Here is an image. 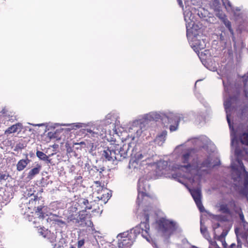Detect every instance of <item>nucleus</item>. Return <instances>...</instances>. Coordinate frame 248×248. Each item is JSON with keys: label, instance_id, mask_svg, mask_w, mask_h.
I'll return each mask as SVG.
<instances>
[{"label": "nucleus", "instance_id": "obj_1", "mask_svg": "<svg viewBox=\"0 0 248 248\" xmlns=\"http://www.w3.org/2000/svg\"><path fill=\"white\" fill-rule=\"evenodd\" d=\"M149 126L148 122L145 119H140L129 123L128 131L131 134L132 140L139 137L142 132L145 131Z\"/></svg>", "mask_w": 248, "mask_h": 248}, {"label": "nucleus", "instance_id": "obj_2", "mask_svg": "<svg viewBox=\"0 0 248 248\" xmlns=\"http://www.w3.org/2000/svg\"><path fill=\"white\" fill-rule=\"evenodd\" d=\"M144 212V217L143 220H145V221L141 222L140 226L136 227L134 231H137L139 233H141V235L149 241V238L145 236V234H147L149 231V225L148 224V221L149 217L152 214V210L151 208L150 207V210L145 209Z\"/></svg>", "mask_w": 248, "mask_h": 248}, {"label": "nucleus", "instance_id": "obj_3", "mask_svg": "<svg viewBox=\"0 0 248 248\" xmlns=\"http://www.w3.org/2000/svg\"><path fill=\"white\" fill-rule=\"evenodd\" d=\"M158 231L165 236L170 235V221L164 217L158 218L156 221Z\"/></svg>", "mask_w": 248, "mask_h": 248}, {"label": "nucleus", "instance_id": "obj_4", "mask_svg": "<svg viewBox=\"0 0 248 248\" xmlns=\"http://www.w3.org/2000/svg\"><path fill=\"white\" fill-rule=\"evenodd\" d=\"M218 210L220 212L225 215L232 216V209H234L236 207L235 201L232 199L228 203L220 202L218 205Z\"/></svg>", "mask_w": 248, "mask_h": 248}, {"label": "nucleus", "instance_id": "obj_5", "mask_svg": "<svg viewBox=\"0 0 248 248\" xmlns=\"http://www.w3.org/2000/svg\"><path fill=\"white\" fill-rule=\"evenodd\" d=\"M236 138L242 145L248 147V125L240 126L237 131Z\"/></svg>", "mask_w": 248, "mask_h": 248}, {"label": "nucleus", "instance_id": "obj_6", "mask_svg": "<svg viewBox=\"0 0 248 248\" xmlns=\"http://www.w3.org/2000/svg\"><path fill=\"white\" fill-rule=\"evenodd\" d=\"M149 186L147 182L145 181L143 178H140L139 181V194L137 198L139 204L140 203V199H142L143 197H145L146 195V192L149 190Z\"/></svg>", "mask_w": 248, "mask_h": 248}, {"label": "nucleus", "instance_id": "obj_7", "mask_svg": "<svg viewBox=\"0 0 248 248\" xmlns=\"http://www.w3.org/2000/svg\"><path fill=\"white\" fill-rule=\"evenodd\" d=\"M190 193L200 212H204V208L201 201V190L198 188L193 189L190 190Z\"/></svg>", "mask_w": 248, "mask_h": 248}, {"label": "nucleus", "instance_id": "obj_8", "mask_svg": "<svg viewBox=\"0 0 248 248\" xmlns=\"http://www.w3.org/2000/svg\"><path fill=\"white\" fill-rule=\"evenodd\" d=\"M149 158V155L144 152L141 151L137 153L134 159H132L129 162L130 168H136L138 167L137 165L138 162L140 161L146 160Z\"/></svg>", "mask_w": 248, "mask_h": 248}, {"label": "nucleus", "instance_id": "obj_9", "mask_svg": "<svg viewBox=\"0 0 248 248\" xmlns=\"http://www.w3.org/2000/svg\"><path fill=\"white\" fill-rule=\"evenodd\" d=\"M234 231L236 235L237 241H242V243L246 242L245 246L248 247V228L245 230L235 228Z\"/></svg>", "mask_w": 248, "mask_h": 248}, {"label": "nucleus", "instance_id": "obj_10", "mask_svg": "<svg viewBox=\"0 0 248 248\" xmlns=\"http://www.w3.org/2000/svg\"><path fill=\"white\" fill-rule=\"evenodd\" d=\"M116 156L114 158L117 161H121L125 158L127 155L128 148L126 145H124L122 147L119 148L116 147L114 149Z\"/></svg>", "mask_w": 248, "mask_h": 248}, {"label": "nucleus", "instance_id": "obj_11", "mask_svg": "<svg viewBox=\"0 0 248 248\" xmlns=\"http://www.w3.org/2000/svg\"><path fill=\"white\" fill-rule=\"evenodd\" d=\"M114 149L109 148L104 150L102 154V156L104 157L108 161L112 162L113 164H116V159L114 158L116 156Z\"/></svg>", "mask_w": 248, "mask_h": 248}, {"label": "nucleus", "instance_id": "obj_12", "mask_svg": "<svg viewBox=\"0 0 248 248\" xmlns=\"http://www.w3.org/2000/svg\"><path fill=\"white\" fill-rule=\"evenodd\" d=\"M244 152H245L246 154H247V150H242L239 147H236L234 151V154L235 156H236V161L239 164V165L240 166L243 170H244V169H245V167L243 163L241 158V157L244 155Z\"/></svg>", "mask_w": 248, "mask_h": 248}, {"label": "nucleus", "instance_id": "obj_13", "mask_svg": "<svg viewBox=\"0 0 248 248\" xmlns=\"http://www.w3.org/2000/svg\"><path fill=\"white\" fill-rule=\"evenodd\" d=\"M237 117L241 121H248V107L244 106L240 108L238 112Z\"/></svg>", "mask_w": 248, "mask_h": 248}, {"label": "nucleus", "instance_id": "obj_14", "mask_svg": "<svg viewBox=\"0 0 248 248\" xmlns=\"http://www.w3.org/2000/svg\"><path fill=\"white\" fill-rule=\"evenodd\" d=\"M161 115L156 112H152L146 115L143 119H145L148 122V124L149 125V122L151 121H157L161 119Z\"/></svg>", "mask_w": 248, "mask_h": 248}, {"label": "nucleus", "instance_id": "obj_15", "mask_svg": "<svg viewBox=\"0 0 248 248\" xmlns=\"http://www.w3.org/2000/svg\"><path fill=\"white\" fill-rule=\"evenodd\" d=\"M239 100V95H233L231 96L229 99L226 101L224 103V108L226 109L229 108L231 107L233 104H236Z\"/></svg>", "mask_w": 248, "mask_h": 248}, {"label": "nucleus", "instance_id": "obj_16", "mask_svg": "<svg viewBox=\"0 0 248 248\" xmlns=\"http://www.w3.org/2000/svg\"><path fill=\"white\" fill-rule=\"evenodd\" d=\"M181 117L180 115H173L171 116V131L177 130Z\"/></svg>", "mask_w": 248, "mask_h": 248}, {"label": "nucleus", "instance_id": "obj_17", "mask_svg": "<svg viewBox=\"0 0 248 248\" xmlns=\"http://www.w3.org/2000/svg\"><path fill=\"white\" fill-rule=\"evenodd\" d=\"M41 165L37 164L36 167L31 170L28 174V178L32 179L36 175L39 174L41 170Z\"/></svg>", "mask_w": 248, "mask_h": 248}, {"label": "nucleus", "instance_id": "obj_18", "mask_svg": "<svg viewBox=\"0 0 248 248\" xmlns=\"http://www.w3.org/2000/svg\"><path fill=\"white\" fill-rule=\"evenodd\" d=\"M30 160L27 158L25 159L20 160L16 164V169L18 171L23 170L30 163Z\"/></svg>", "mask_w": 248, "mask_h": 248}, {"label": "nucleus", "instance_id": "obj_19", "mask_svg": "<svg viewBox=\"0 0 248 248\" xmlns=\"http://www.w3.org/2000/svg\"><path fill=\"white\" fill-rule=\"evenodd\" d=\"M39 201L38 197L35 195H31V198L29 202V207L30 209H34L36 208V206L38 204Z\"/></svg>", "mask_w": 248, "mask_h": 248}, {"label": "nucleus", "instance_id": "obj_20", "mask_svg": "<svg viewBox=\"0 0 248 248\" xmlns=\"http://www.w3.org/2000/svg\"><path fill=\"white\" fill-rule=\"evenodd\" d=\"M22 125L20 123H17L9 127L5 130V134H11L17 131L18 128L21 129Z\"/></svg>", "mask_w": 248, "mask_h": 248}, {"label": "nucleus", "instance_id": "obj_21", "mask_svg": "<svg viewBox=\"0 0 248 248\" xmlns=\"http://www.w3.org/2000/svg\"><path fill=\"white\" fill-rule=\"evenodd\" d=\"M190 156V153H185L182 155V162L183 163H187V164L186 165L182 166V167H184V168H185L186 169H188L191 167V165H190V164L188 163Z\"/></svg>", "mask_w": 248, "mask_h": 248}, {"label": "nucleus", "instance_id": "obj_22", "mask_svg": "<svg viewBox=\"0 0 248 248\" xmlns=\"http://www.w3.org/2000/svg\"><path fill=\"white\" fill-rule=\"evenodd\" d=\"M166 132H163L162 133L156 137L155 140V142L156 144L159 146L162 145L166 140Z\"/></svg>", "mask_w": 248, "mask_h": 248}, {"label": "nucleus", "instance_id": "obj_23", "mask_svg": "<svg viewBox=\"0 0 248 248\" xmlns=\"http://www.w3.org/2000/svg\"><path fill=\"white\" fill-rule=\"evenodd\" d=\"M168 162L167 160H161L157 163L156 166L159 170H166L168 168Z\"/></svg>", "mask_w": 248, "mask_h": 248}, {"label": "nucleus", "instance_id": "obj_24", "mask_svg": "<svg viewBox=\"0 0 248 248\" xmlns=\"http://www.w3.org/2000/svg\"><path fill=\"white\" fill-rule=\"evenodd\" d=\"M130 242L127 239H123L118 243V248H130Z\"/></svg>", "mask_w": 248, "mask_h": 248}, {"label": "nucleus", "instance_id": "obj_25", "mask_svg": "<svg viewBox=\"0 0 248 248\" xmlns=\"http://www.w3.org/2000/svg\"><path fill=\"white\" fill-rule=\"evenodd\" d=\"M180 232L181 230L178 224L176 222L171 220V234L178 233Z\"/></svg>", "mask_w": 248, "mask_h": 248}, {"label": "nucleus", "instance_id": "obj_26", "mask_svg": "<svg viewBox=\"0 0 248 248\" xmlns=\"http://www.w3.org/2000/svg\"><path fill=\"white\" fill-rule=\"evenodd\" d=\"M68 221H73L76 223H78L79 219H82V218L79 216H77V215H70L67 217Z\"/></svg>", "mask_w": 248, "mask_h": 248}, {"label": "nucleus", "instance_id": "obj_27", "mask_svg": "<svg viewBox=\"0 0 248 248\" xmlns=\"http://www.w3.org/2000/svg\"><path fill=\"white\" fill-rule=\"evenodd\" d=\"M104 132V129L101 125H98L96 126H93V134L103 135Z\"/></svg>", "mask_w": 248, "mask_h": 248}, {"label": "nucleus", "instance_id": "obj_28", "mask_svg": "<svg viewBox=\"0 0 248 248\" xmlns=\"http://www.w3.org/2000/svg\"><path fill=\"white\" fill-rule=\"evenodd\" d=\"M36 155L40 159L43 160L44 161H48L49 162L50 160H48V157L43 152L37 151L36 152Z\"/></svg>", "mask_w": 248, "mask_h": 248}, {"label": "nucleus", "instance_id": "obj_29", "mask_svg": "<svg viewBox=\"0 0 248 248\" xmlns=\"http://www.w3.org/2000/svg\"><path fill=\"white\" fill-rule=\"evenodd\" d=\"M89 125V124L84 123H75L71 124L72 129H76L77 128L86 127Z\"/></svg>", "mask_w": 248, "mask_h": 248}, {"label": "nucleus", "instance_id": "obj_30", "mask_svg": "<svg viewBox=\"0 0 248 248\" xmlns=\"http://www.w3.org/2000/svg\"><path fill=\"white\" fill-rule=\"evenodd\" d=\"M223 23L225 25V26L228 29L230 32L232 33H233V30L232 28V24L231 22L228 20L227 18H224L223 20Z\"/></svg>", "mask_w": 248, "mask_h": 248}, {"label": "nucleus", "instance_id": "obj_31", "mask_svg": "<svg viewBox=\"0 0 248 248\" xmlns=\"http://www.w3.org/2000/svg\"><path fill=\"white\" fill-rule=\"evenodd\" d=\"M238 214L239 215L240 219L243 224L244 229H245L247 226H248V223L245 220L244 216L241 208L239 209Z\"/></svg>", "mask_w": 248, "mask_h": 248}, {"label": "nucleus", "instance_id": "obj_32", "mask_svg": "<svg viewBox=\"0 0 248 248\" xmlns=\"http://www.w3.org/2000/svg\"><path fill=\"white\" fill-rule=\"evenodd\" d=\"M43 208V206L42 205L36 206L35 208H34L33 210L35 211V213L37 214V215L39 217H43V212L42 211Z\"/></svg>", "mask_w": 248, "mask_h": 248}, {"label": "nucleus", "instance_id": "obj_33", "mask_svg": "<svg viewBox=\"0 0 248 248\" xmlns=\"http://www.w3.org/2000/svg\"><path fill=\"white\" fill-rule=\"evenodd\" d=\"M210 161L208 159H206L204 161H203L201 164H200V168H199V170L202 168V167H206V168H208L209 167H210Z\"/></svg>", "mask_w": 248, "mask_h": 248}, {"label": "nucleus", "instance_id": "obj_34", "mask_svg": "<svg viewBox=\"0 0 248 248\" xmlns=\"http://www.w3.org/2000/svg\"><path fill=\"white\" fill-rule=\"evenodd\" d=\"M243 171L245 174L244 179V185L245 186H248V172L246 169H244Z\"/></svg>", "mask_w": 248, "mask_h": 248}, {"label": "nucleus", "instance_id": "obj_35", "mask_svg": "<svg viewBox=\"0 0 248 248\" xmlns=\"http://www.w3.org/2000/svg\"><path fill=\"white\" fill-rule=\"evenodd\" d=\"M237 244L236 245L235 243H232L229 248H242V242L237 241Z\"/></svg>", "mask_w": 248, "mask_h": 248}, {"label": "nucleus", "instance_id": "obj_36", "mask_svg": "<svg viewBox=\"0 0 248 248\" xmlns=\"http://www.w3.org/2000/svg\"><path fill=\"white\" fill-rule=\"evenodd\" d=\"M243 82L245 87L248 83V72L243 77Z\"/></svg>", "mask_w": 248, "mask_h": 248}, {"label": "nucleus", "instance_id": "obj_37", "mask_svg": "<svg viewBox=\"0 0 248 248\" xmlns=\"http://www.w3.org/2000/svg\"><path fill=\"white\" fill-rule=\"evenodd\" d=\"M78 248H81L82 246H83L85 243V240L84 239H79V237H78Z\"/></svg>", "mask_w": 248, "mask_h": 248}, {"label": "nucleus", "instance_id": "obj_38", "mask_svg": "<svg viewBox=\"0 0 248 248\" xmlns=\"http://www.w3.org/2000/svg\"><path fill=\"white\" fill-rule=\"evenodd\" d=\"M9 177V175L0 173V180H6Z\"/></svg>", "mask_w": 248, "mask_h": 248}, {"label": "nucleus", "instance_id": "obj_39", "mask_svg": "<svg viewBox=\"0 0 248 248\" xmlns=\"http://www.w3.org/2000/svg\"><path fill=\"white\" fill-rule=\"evenodd\" d=\"M95 184L98 187V190H100V189H102V187L100 186V183L98 181L95 182Z\"/></svg>", "mask_w": 248, "mask_h": 248}, {"label": "nucleus", "instance_id": "obj_40", "mask_svg": "<svg viewBox=\"0 0 248 248\" xmlns=\"http://www.w3.org/2000/svg\"><path fill=\"white\" fill-rule=\"evenodd\" d=\"M205 47V46L204 45H201V44H199L198 46V48L200 49H202L203 48H204Z\"/></svg>", "mask_w": 248, "mask_h": 248}, {"label": "nucleus", "instance_id": "obj_41", "mask_svg": "<svg viewBox=\"0 0 248 248\" xmlns=\"http://www.w3.org/2000/svg\"><path fill=\"white\" fill-rule=\"evenodd\" d=\"M93 130H92L91 129H86L87 132H88V133H93Z\"/></svg>", "mask_w": 248, "mask_h": 248}, {"label": "nucleus", "instance_id": "obj_42", "mask_svg": "<svg viewBox=\"0 0 248 248\" xmlns=\"http://www.w3.org/2000/svg\"><path fill=\"white\" fill-rule=\"evenodd\" d=\"M245 96L248 99V91L247 90H244Z\"/></svg>", "mask_w": 248, "mask_h": 248}, {"label": "nucleus", "instance_id": "obj_43", "mask_svg": "<svg viewBox=\"0 0 248 248\" xmlns=\"http://www.w3.org/2000/svg\"><path fill=\"white\" fill-rule=\"evenodd\" d=\"M88 203H89V202H88V201L87 200H85V199L83 200V203L84 205H86V204H88Z\"/></svg>", "mask_w": 248, "mask_h": 248}, {"label": "nucleus", "instance_id": "obj_44", "mask_svg": "<svg viewBox=\"0 0 248 248\" xmlns=\"http://www.w3.org/2000/svg\"><path fill=\"white\" fill-rule=\"evenodd\" d=\"M206 231V229H203L202 228H201V232L202 233H203Z\"/></svg>", "mask_w": 248, "mask_h": 248}, {"label": "nucleus", "instance_id": "obj_45", "mask_svg": "<svg viewBox=\"0 0 248 248\" xmlns=\"http://www.w3.org/2000/svg\"><path fill=\"white\" fill-rule=\"evenodd\" d=\"M16 149H18V148H19V149H21L22 147L21 146H20V144H17V145H16Z\"/></svg>", "mask_w": 248, "mask_h": 248}, {"label": "nucleus", "instance_id": "obj_46", "mask_svg": "<svg viewBox=\"0 0 248 248\" xmlns=\"http://www.w3.org/2000/svg\"><path fill=\"white\" fill-rule=\"evenodd\" d=\"M227 121H228V124H229V125L230 126V124H231V121H230V119H229V117H228V116H227Z\"/></svg>", "mask_w": 248, "mask_h": 248}, {"label": "nucleus", "instance_id": "obj_47", "mask_svg": "<svg viewBox=\"0 0 248 248\" xmlns=\"http://www.w3.org/2000/svg\"><path fill=\"white\" fill-rule=\"evenodd\" d=\"M58 222L62 224H65L64 222L62 220H58Z\"/></svg>", "mask_w": 248, "mask_h": 248}, {"label": "nucleus", "instance_id": "obj_48", "mask_svg": "<svg viewBox=\"0 0 248 248\" xmlns=\"http://www.w3.org/2000/svg\"><path fill=\"white\" fill-rule=\"evenodd\" d=\"M84 142H80V143H76L75 144L76 145H78V144H84Z\"/></svg>", "mask_w": 248, "mask_h": 248}, {"label": "nucleus", "instance_id": "obj_49", "mask_svg": "<svg viewBox=\"0 0 248 248\" xmlns=\"http://www.w3.org/2000/svg\"><path fill=\"white\" fill-rule=\"evenodd\" d=\"M91 206H87L85 208H87V209H91Z\"/></svg>", "mask_w": 248, "mask_h": 248}, {"label": "nucleus", "instance_id": "obj_50", "mask_svg": "<svg viewBox=\"0 0 248 248\" xmlns=\"http://www.w3.org/2000/svg\"><path fill=\"white\" fill-rule=\"evenodd\" d=\"M227 245V244H226V243L225 241H224V243H223V245L225 247H226V246H225V245Z\"/></svg>", "mask_w": 248, "mask_h": 248}, {"label": "nucleus", "instance_id": "obj_51", "mask_svg": "<svg viewBox=\"0 0 248 248\" xmlns=\"http://www.w3.org/2000/svg\"><path fill=\"white\" fill-rule=\"evenodd\" d=\"M36 125H37L38 126H40L43 125V124H36Z\"/></svg>", "mask_w": 248, "mask_h": 248}, {"label": "nucleus", "instance_id": "obj_52", "mask_svg": "<svg viewBox=\"0 0 248 248\" xmlns=\"http://www.w3.org/2000/svg\"><path fill=\"white\" fill-rule=\"evenodd\" d=\"M70 248H76V247H74L73 246H71Z\"/></svg>", "mask_w": 248, "mask_h": 248}, {"label": "nucleus", "instance_id": "obj_53", "mask_svg": "<svg viewBox=\"0 0 248 248\" xmlns=\"http://www.w3.org/2000/svg\"><path fill=\"white\" fill-rule=\"evenodd\" d=\"M233 141H234V140H232V143H233Z\"/></svg>", "mask_w": 248, "mask_h": 248}, {"label": "nucleus", "instance_id": "obj_54", "mask_svg": "<svg viewBox=\"0 0 248 248\" xmlns=\"http://www.w3.org/2000/svg\"><path fill=\"white\" fill-rule=\"evenodd\" d=\"M69 125L68 124H64V125Z\"/></svg>", "mask_w": 248, "mask_h": 248}]
</instances>
